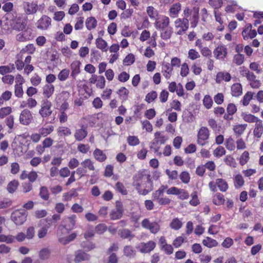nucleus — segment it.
Returning <instances> with one entry per match:
<instances>
[{
	"instance_id": "nucleus-1",
	"label": "nucleus",
	"mask_w": 263,
	"mask_h": 263,
	"mask_svg": "<svg viewBox=\"0 0 263 263\" xmlns=\"http://www.w3.org/2000/svg\"><path fill=\"white\" fill-rule=\"evenodd\" d=\"M143 172L137 173L133 178V185L140 194L145 195L153 190V185L149 175H147L146 180H143Z\"/></svg>"
},
{
	"instance_id": "nucleus-2",
	"label": "nucleus",
	"mask_w": 263,
	"mask_h": 263,
	"mask_svg": "<svg viewBox=\"0 0 263 263\" xmlns=\"http://www.w3.org/2000/svg\"><path fill=\"white\" fill-rule=\"evenodd\" d=\"M4 18L6 21H9L10 26L13 30L22 31L26 28V23L23 22L20 17L14 16L12 13H7Z\"/></svg>"
},
{
	"instance_id": "nucleus-3",
	"label": "nucleus",
	"mask_w": 263,
	"mask_h": 263,
	"mask_svg": "<svg viewBox=\"0 0 263 263\" xmlns=\"http://www.w3.org/2000/svg\"><path fill=\"white\" fill-rule=\"evenodd\" d=\"M77 221V216L71 215L66 217L62 221L63 225L59 226L58 230H62L65 233H68L69 232L75 228Z\"/></svg>"
},
{
	"instance_id": "nucleus-4",
	"label": "nucleus",
	"mask_w": 263,
	"mask_h": 263,
	"mask_svg": "<svg viewBox=\"0 0 263 263\" xmlns=\"http://www.w3.org/2000/svg\"><path fill=\"white\" fill-rule=\"evenodd\" d=\"M141 225L143 228L148 230L153 234H156L160 230L159 221H152L148 218L144 219L141 222Z\"/></svg>"
},
{
	"instance_id": "nucleus-5",
	"label": "nucleus",
	"mask_w": 263,
	"mask_h": 263,
	"mask_svg": "<svg viewBox=\"0 0 263 263\" xmlns=\"http://www.w3.org/2000/svg\"><path fill=\"white\" fill-rule=\"evenodd\" d=\"M51 102L47 99H43L41 102V108L39 113L43 118L48 117L52 114Z\"/></svg>"
},
{
	"instance_id": "nucleus-6",
	"label": "nucleus",
	"mask_w": 263,
	"mask_h": 263,
	"mask_svg": "<svg viewBox=\"0 0 263 263\" xmlns=\"http://www.w3.org/2000/svg\"><path fill=\"white\" fill-rule=\"evenodd\" d=\"M240 73L243 77L247 78L252 88H258L260 86L261 83L260 81L256 79V76L253 72L247 70H242L240 71Z\"/></svg>"
},
{
	"instance_id": "nucleus-7",
	"label": "nucleus",
	"mask_w": 263,
	"mask_h": 263,
	"mask_svg": "<svg viewBox=\"0 0 263 263\" xmlns=\"http://www.w3.org/2000/svg\"><path fill=\"white\" fill-rule=\"evenodd\" d=\"M209 136L210 132L208 128L204 126L201 127L197 134V143L201 146L205 145L208 143Z\"/></svg>"
},
{
	"instance_id": "nucleus-8",
	"label": "nucleus",
	"mask_w": 263,
	"mask_h": 263,
	"mask_svg": "<svg viewBox=\"0 0 263 263\" xmlns=\"http://www.w3.org/2000/svg\"><path fill=\"white\" fill-rule=\"evenodd\" d=\"M11 217L16 225H21L26 220L27 213L25 211L16 210L12 213Z\"/></svg>"
},
{
	"instance_id": "nucleus-9",
	"label": "nucleus",
	"mask_w": 263,
	"mask_h": 263,
	"mask_svg": "<svg viewBox=\"0 0 263 263\" xmlns=\"http://www.w3.org/2000/svg\"><path fill=\"white\" fill-rule=\"evenodd\" d=\"M67 234L62 230H58L57 236L58 240L60 243L64 245L73 241L77 237V234L75 233H72L68 236H66Z\"/></svg>"
},
{
	"instance_id": "nucleus-10",
	"label": "nucleus",
	"mask_w": 263,
	"mask_h": 263,
	"mask_svg": "<svg viewBox=\"0 0 263 263\" xmlns=\"http://www.w3.org/2000/svg\"><path fill=\"white\" fill-rule=\"evenodd\" d=\"M33 120V116L31 111L28 109H24L20 114L19 121L21 124L24 125H28Z\"/></svg>"
},
{
	"instance_id": "nucleus-11",
	"label": "nucleus",
	"mask_w": 263,
	"mask_h": 263,
	"mask_svg": "<svg viewBox=\"0 0 263 263\" xmlns=\"http://www.w3.org/2000/svg\"><path fill=\"white\" fill-rule=\"evenodd\" d=\"M156 246V242L151 240L146 243H140L137 247V248L139 249L141 253H147L153 251L155 248Z\"/></svg>"
},
{
	"instance_id": "nucleus-12",
	"label": "nucleus",
	"mask_w": 263,
	"mask_h": 263,
	"mask_svg": "<svg viewBox=\"0 0 263 263\" xmlns=\"http://www.w3.org/2000/svg\"><path fill=\"white\" fill-rule=\"evenodd\" d=\"M123 208L120 201H117L116 209L113 210L110 213V217L112 220H117L121 218L123 215Z\"/></svg>"
},
{
	"instance_id": "nucleus-13",
	"label": "nucleus",
	"mask_w": 263,
	"mask_h": 263,
	"mask_svg": "<svg viewBox=\"0 0 263 263\" xmlns=\"http://www.w3.org/2000/svg\"><path fill=\"white\" fill-rule=\"evenodd\" d=\"M24 82L23 78L18 75L16 78V84L15 85L14 94L16 97L22 98L24 94L22 85Z\"/></svg>"
},
{
	"instance_id": "nucleus-14",
	"label": "nucleus",
	"mask_w": 263,
	"mask_h": 263,
	"mask_svg": "<svg viewBox=\"0 0 263 263\" xmlns=\"http://www.w3.org/2000/svg\"><path fill=\"white\" fill-rule=\"evenodd\" d=\"M51 18L46 15H43L37 22L36 27L38 29L46 30L51 25Z\"/></svg>"
},
{
	"instance_id": "nucleus-15",
	"label": "nucleus",
	"mask_w": 263,
	"mask_h": 263,
	"mask_svg": "<svg viewBox=\"0 0 263 263\" xmlns=\"http://www.w3.org/2000/svg\"><path fill=\"white\" fill-rule=\"evenodd\" d=\"M87 134V127L85 125H82L80 128L76 129L74 137L77 141H81L86 137Z\"/></svg>"
},
{
	"instance_id": "nucleus-16",
	"label": "nucleus",
	"mask_w": 263,
	"mask_h": 263,
	"mask_svg": "<svg viewBox=\"0 0 263 263\" xmlns=\"http://www.w3.org/2000/svg\"><path fill=\"white\" fill-rule=\"evenodd\" d=\"M213 53L217 59H223L227 54V49L225 46L220 45L214 50Z\"/></svg>"
},
{
	"instance_id": "nucleus-17",
	"label": "nucleus",
	"mask_w": 263,
	"mask_h": 263,
	"mask_svg": "<svg viewBox=\"0 0 263 263\" xmlns=\"http://www.w3.org/2000/svg\"><path fill=\"white\" fill-rule=\"evenodd\" d=\"M90 258V255L85 252L81 250L75 252L74 262L76 263L80 262L82 261L87 260Z\"/></svg>"
},
{
	"instance_id": "nucleus-18",
	"label": "nucleus",
	"mask_w": 263,
	"mask_h": 263,
	"mask_svg": "<svg viewBox=\"0 0 263 263\" xmlns=\"http://www.w3.org/2000/svg\"><path fill=\"white\" fill-rule=\"evenodd\" d=\"M263 133V124L261 120L255 123L253 130V135L255 137L260 138Z\"/></svg>"
},
{
	"instance_id": "nucleus-19",
	"label": "nucleus",
	"mask_w": 263,
	"mask_h": 263,
	"mask_svg": "<svg viewBox=\"0 0 263 263\" xmlns=\"http://www.w3.org/2000/svg\"><path fill=\"white\" fill-rule=\"evenodd\" d=\"M54 87L52 84H47L43 87V95L47 98H50L53 93Z\"/></svg>"
},
{
	"instance_id": "nucleus-20",
	"label": "nucleus",
	"mask_w": 263,
	"mask_h": 263,
	"mask_svg": "<svg viewBox=\"0 0 263 263\" xmlns=\"http://www.w3.org/2000/svg\"><path fill=\"white\" fill-rule=\"evenodd\" d=\"M242 93V88L241 84L235 83L231 86V95L234 97H238Z\"/></svg>"
},
{
	"instance_id": "nucleus-21",
	"label": "nucleus",
	"mask_w": 263,
	"mask_h": 263,
	"mask_svg": "<svg viewBox=\"0 0 263 263\" xmlns=\"http://www.w3.org/2000/svg\"><path fill=\"white\" fill-rule=\"evenodd\" d=\"M54 130V127L52 125H49L44 126L39 129V133L41 137H45L50 135Z\"/></svg>"
},
{
	"instance_id": "nucleus-22",
	"label": "nucleus",
	"mask_w": 263,
	"mask_h": 263,
	"mask_svg": "<svg viewBox=\"0 0 263 263\" xmlns=\"http://www.w3.org/2000/svg\"><path fill=\"white\" fill-rule=\"evenodd\" d=\"M169 23V18L167 16H164L162 17L161 21L156 22L155 26L156 28L163 30L168 26Z\"/></svg>"
},
{
	"instance_id": "nucleus-23",
	"label": "nucleus",
	"mask_w": 263,
	"mask_h": 263,
	"mask_svg": "<svg viewBox=\"0 0 263 263\" xmlns=\"http://www.w3.org/2000/svg\"><path fill=\"white\" fill-rule=\"evenodd\" d=\"M93 155L95 159L101 162L104 161L107 158L106 154L102 150L98 148H96L94 151Z\"/></svg>"
},
{
	"instance_id": "nucleus-24",
	"label": "nucleus",
	"mask_w": 263,
	"mask_h": 263,
	"mask_svg": "<svg viewBox=\"0 0 263 263\" xmlns=\"http://www.w3.org/2000/svg\"><path fill=\"white\" fill-rule=\"evenodd\" d=\"M167 187V186L161 185L159 189L154 192L152 194L153 200L157 201L160 198L163 196L164 192Z\"/></svg>"
},
{
	"instance_id": "nucleus-25",
	"label": "nucleus",
	"mask_w": 263,
	"mask_h": 263,
	"mask_svg": "<svg viewBox=\"0 0 263 263\" xmlns=\"http://www.w3.org/2000/svg\"><path fill=\"white\" fill-rule=\"evenodd\" d=\"M247 127V124H237L233 126V129L237 137H240L245 132Z\"/></svg>"
},
{
	"instance_id": "nucleus-26",
	"label": "nucleus",
	"mask_w": 263,
	"mask_h": 263,
	"mask_svg": "<svg viewBox=\"0 0 263 263\" xmlns=\"http://www.w3.org/2000/svg\"><path fill=\"white\" fill-rule=\"evenodd\" d=\"M170 106L171 108L166 110L165 112L166 114L172 111L173 109L178 111H180L181 110V103L177 100H173L170 103Z\"/></svg>"
},
{
	"instance_id": "nucleus-27",
	"label": "nucleus",
	"mask_w": 263,
	"mask_h": 263,
	"mask_svg": "<svg viewBox=\"0 0 263 263\" xmlns=\"http://www.w3.org/2000/svg\"><path fill=\"white\" fill-rule=\"evenodd\" d=\"M85 25L87 29L91 30L97 27V21L94 17H89L86 20Z\"/></svg>"
},
{
	"instance_id": "nucleus-28",
	"label": "nucleus",
	"mask_w": 263,
	"mask_h": 263,
	"mask_svg": "<svg viewBox=\"0 0 263 263\" xmlns=\"http://www.w3.org/2000/svg\"><path fill=\"white\" fill-rule=\"evenodd\" d=\"M26 13L27 14H34L37 10V4L36 3L27 2Z\"/></svg>"
},
{
	"instance_id": "nucleus-29",
	"label": "nucleus",
	"mask_w": 263,
	"mask_h": 263,
	"mask_svg": "<svg viewBox=\"0 0 263 263\" xmlns=\"http://www.w3.org/2000/svg\"><path fill=\"white\" fill-rule=\"evenodd\" d=\"M202 243L204 246L209 248L216 247L218 245V242L216 240L209 237H206L203 239L202 240Z\"/></svg>"
},
{
	"instance_id": "nucleus-30",
	"label": "nucleus",
	"mask_w": 263,
	"mask_h": 263,
	"mask_svg": "<svg viewBox=\"0 0 263 263\" xmlns=\"http://www.w3.org/2000/svg\"><path fill=\"white\" fill-rule=\"evenodd\" d=\"M229 81L230 80V74L229 73L219 72L217 74L216 81L220 83L222 81Z\"/></svg>"
},
{
	"instance_id": "nucleus-31",
	"label": "nucleus",
	"mask_w": 263,
	"mask_h": 263,
	"mask_svg": "<svg viewBox=\"0 0 263 263\" xmlns=\"http://www.w3.org/2000/svg\"><path fill=\"white\" fill-rule=\"evenodd\" d=\"M182 226V222L178 218H174L170 224L171 229L175 230H179Z\"/></svg>"
},
{
	"instance_id": "nucleus-32",
	"label": "nucleus",
	"mask_w": 263,
	"mask_h": 263,
	"mask_svg": "<svg viewBox=\"0 0 263 263\" xmlns=\"http://www.w3.org/2000/svg\"><path fill=\"white\" fill-rule=\"evenodd\" d=\"M81 165L87 170L94 171L93 162L89 159H86L81 163Z\"/></svg>"
},
{
	"instance_id": "nucleus-33",
	"label": "nucleus",
	"mask_w": 263,
	"mask_h": 263,
	"mask_svg": "<svg viewBox=\"0 0 263 263\" xmlns=\"http://www.w3.org/2000/svg\"><path fill=\"white\" fill-rule=\"evenodd\" d=\"M254 93L251 91H248L243 96L241 102L244 106L249 105L250 101L253 99Z\"/></svg>"
},
{
	"instance_id": "nucleus-34",
	"label": "nucleus",
	"mask_w": 263,
	"mask_h": 263,
	"mask_svg": "<svg viewBox=\"0 0 263 263\" xmlns=\"http://www.w3.org/2000/svg\"><path fill=\"white\" fill-rule=\"evenodd\" d=\"M124 255L128 257H133L136 255V251L132 247L126 246L123 249Z\"/></svg>"
},
{
	"instance_id": "nucleus-35",
	"label": "nucleus",
	"mask_w": 263,
	"mask_h": 263,
	"mask_svg": "<svg viewBox=\"0 0 263 263\" xmlns=\"http://www.w3.org/2000/svg\"><path fill=\"white\" fill-rule=\"evenodd\" d=\"M127 142L129 145L135 146L139 144L140 140L137 136H129L127 138Z\"/></svg>"
},
{
	"instance_id": "nucleus-36",
	"label": "nucleus",
	"mask_w": 263,
	"mask_h": 263,
	"mask_svg": "<svg viewBox=\"0 0 263 263\" xmlns=\"http://www.w3.org/2000/svg\"><path fill=\"white\" fill-rule=\"evenodd\" d=\"M18 185V182L16 180L10 181L7 185V190L9 193H13L17 189Z\"/></svg>"
},
{
	"instance_id": "nucleus-37",
	"label": "nucleus",
	"mask_w": 263,
	"mask_h": 263,
	"mask_svg": "<svg viewBox=\"0 0 263 263\" xmlns=\"http://www.w3.org/2000/svg\"><path fill=\"white\" fill-rule=\"evenodd\" d=\"M160 36L163 40H167L171 38L173 33L172 28L171 27L167 28L165 29L162 30Z\"/></svg>"
},
{
	"instance_id": "nucleus-38",
	"label": "nucleus",
	"mask_w": 263,
	"mask_h": 263,
	"mask_svg": "<svg viewBox=\"0 0 263 263\" xmlns=\"http://www.w3.org/2000/svg\"><path fill=\"white\" fill-rule=\"evenodd\" d=\"M244 180L242 176L238 174L234 177V185L236 188H239L242 186L244 184Z\"/></svg>"
},
{
	"instance_id": "nucleus-39",
	"label": "nucleus",
	"mask_w": 263,
	"mask_h": 263,
	"mask_svg": "<svg viewBox=\"0 0 263 263\" xmlns=\"http://www.w3.org/2000/svg\"><path fill=\"white\" fill-rule=\"evenodd\" d=\"M58 134L60 136H68L71 134V132L68 127H60L58 129Z\"/></svg>"
},
{
	"instance_id": "nucleus-40",
	"label": "nucleus",
	"mask_w": 263,
	"mask_h": 263,
	"mask_svg": "<svg viewBox=\"0 0 263 263\" xmlns=\"http://www.w3.org/2000/svg\"><path fill=\"white\" fill-rule=\"evenodd\" d=\"M96 46L98 48L101 49L103 51L107 50V43L101 37L98 38L96 40Z\"/></svg>"
},
{
	"instance_id": "nucleus-41",
	"label": "nucleus",
	"mask_w": 263,
	"mask_h": 263,
	"mask_svg": "<svg viewBox=\"0 0 263 263\" xmlns=\"http://www.w3.org/2000/svg\"><path fill=\"white\" fill-rule=\"evenodd\" d=\"M49 228V227L47 225L40 228L37 231V236L40 239L43 238L47 235Z\"/></svg>"
},
{
	"instance_id": "nucleus-42",
	"label": "nucleus",
	"mask_w": 263,
	"mask_h": 263,
	"mask_svg": "<svg viewBox=\"0 0 263 263\" xmlns=\"http://www.w3.org/2000/svg\"><path fill=\"white\" fill-rule=\"evenodd\" d=\"M224 202V199L222 194L217 193L213 197V203L216 205H221Z\"/></svg>"
},
{
	"instance_id": "nucleus-43",
	"label": "nucleus",
	"mask_w": 263,
	"mask_h": 263,
	"mask_svg": "<svg viewBox=\"0 0 263 263\" xmlns=\"http://www.w3.org/2000/svg\"><path fill=\"white\" fill-rule=\"evenodd\" d=\"M81 247L86 251H90L95 248V244L92 242L83 241L81 243Z\"/></svg>"
},
{
	"instance_id": "nucleus-44",
	"label": "nucleus",
	"mask_w": 263,
	"mask_h": 263,
	"mask_svg": "<svg viewBox=\"0 0 263 263\" xmlns=\"http://www.w3.org/2000/svg\"><path fill=\"white\" fill-rule=\"evenodd\" d=\"M181 10V4L176 3L174 4L170 9V12L171 16H175L177 15L179 11Z\"/></svg>"
},
{
	"instance_id": "nucleus-45",
	"label": "nucleus",
	"mask_w": 263,
	"mask_h": 263,
	"mask_svg": "<svg viewBox=\"0 0 263 263\" xmlns=\"http://www.w3.org/2000/svg\"><path fill=\"white\" fill-rule=\"evenodd\" d=\"M243 119L248 123H256L260 120L258 117L252 114H245L243 116Z\"/></svg>"
},
{
	"instance_id": "nucleus-46",
	"label": "nucleus",
	"mask_w": 263,
	"mask_h": 263,
	"mask_svg": "<svg viewBox=\"0 0 263 263\" xmlns=\"http://www.w3.org/2000/svg\"><path fill=\"white\" fill-rule=\"evenodd\" d=\"M135 58L133 54H128L123 60V64L124 66H130L135 62Z\"/></svg>"
},
{
	"instance_id": "nucleus-47",
	"label": "nucleus",
	"mask_w": 263,
	"mask_h": 263,
	"mask_svg": "<svg viewBox=\"0 0 263 263\" xmlns=\"http://www.w3.org/2000/svg\"><path fill=\"white\" fill-rule=\"evenodd\" d=\"M117 92L122 100L124 101L127 100L129 91L125 87H121L118 90Z\"/></svg>"
},
{
	"instance_id": "nucleus-48",
	"label": "nucleus",
	"mask_w": 263,
	"mask_h": 263,
	"mask_svg": "<svg viewBox=\"0 0 263 263\" xmlns=\"http://www.w3.org/2000/svg\"><path fill=\"white\" fill-rule=\"evenodd\" d=\"M216 183L217 187L221 191H226L228 187L226 182L222 179H217L216 180Z\"/></svg>"
},
{
	"instance_id": "nucleus-49",
	"label": "nucleus",
	"mask_w": 263,
	"mask_h": 263,
	"mask_svg": "<svg viewBox=\"0 0 263 263\" xmlns=\"http://www.w3.org/2000/svg\"><path fill=\"white\" fill-rule=\"evenodd\" d=\"M154 139L158 143L164 144L167 140L166 137L161 134L160 132H157L155 133Z\"/></svg>"
},
{
	"instance_id": "nucleus-50",
	"label": "nucleus",
	"mask_w": 263,
	"mask_h": 263,
	"mask_svg": "<svg viewBox=\"0 0 263 263\" xmlns=\"http://www.w3.org/2000/svg\"><path fill=\"white\" fill-rule=\"evenodd\" d=\"M78 193L75 190H71L68 193H64L63 198L64 201H69L73 197H77Z\"/></svg>"
},
{
	"instance_id": "nucleus-51",
	"label": "nucleus",
	"mask_w": 263,
	"mask_h": 263,
	"mask_svg": "<svg viewBox=\"0 0 263 263\" xmlns=\"http://www.w3.org/2000/svg\"><path fill=\"white\" fill-rule=\"evenodd\" d=\"M249 153L248 151H245L240 156L239 158V163L241 165H244L249 161L250 159Z\"/></svg>"
},
{
	"instance_id": "nucleus-52",
	"label": "nucleus",
	"mask_w": 263,
	"mask_h": 263,
	"mask_svg": "<svg viewBox=\"0 0 263 263\" xmlns=\"http://www.w3.org/2000/svg\"><path fill=\"white\" fill-rule=\"evenodd\" d=\"M203 104L206 109L211 108L213 105L212 98L209 95L205 96L203 99Z\"/></svg>"
},
{
	"instance_id": "nucleus-53",
	"label": "nucleus",
	"mask_w": 263,
	"mask_h": 263,
	"mask_svg": "<svg viewBox=\"0 0 263 263\" xmlns=\"http://www.w3.org/2000/svg\"><path fill=\"white\" fill-rule=\"evenodd\" d=\"M50 251L48 248H43L39 252V257L41 259H46L50 255Z\"/></svg>"
},
{
	"instance_id": "nucleus-54",
	"label": "nucleus",
	"mask_w": 263,
	"mask_h": 263,
	"mask_svg": "<svg viewBox=\"0 0 263 263\" xmlns=\"http://www.w3.org/2000/svg\"><path fill=\"white\" fill-rule=\"evenodd\" d=\"M15 237L12 235L6 236L5 235H0V242H6L9 243L14 241Z\"/></svg>"
},
{
	"instance_id": "nucleus-55",
	"label": "nucleus",
	"mask_w": 263,
	"mask_h": 263,
	"mask_svg": "<svg viewBox=\"0 0 263 263\" xmlns=\"http://www.w3.org/2000/svg\"><path fill=\"white\" fill-rule=\"evenodd\" d=\"M69 74V70L67 69L62 70L58 74V79L62 81H65L67 79Z\"/></svg>"
},
{
	"instance_id": "nucleus-56",
	"label": "nucleus",
	"mask_w": 263,
	"mask_h": 263,
	"mask_svg": "<svg viewBox=\"0 0 263 263\" xmlns=\"http://www.w3.org/2000/svg\"><path fill=\"white\" fill-rule=\"evenodd\" d=\"M12 112V108L10 107H3L0 109V118L3 119Z\"/></svg>"
},
{
	"instance_id": "nucleus-57",
	"label": "nucleus",
	"mask_w": 263,
	"mask_h": 263,
	"mask_svg": "<svg viewBox=\"0 0 263 263\" xmlns=\"http://www.w3.org/2000/svg\"><path fill=\"white\" fill-rule=\"evenodd\" d=\"M180 179L184 183H188L190 180V174L187 172H183L180 175Z\"/></svg>"
},
{
	"instance_id": "nucleus-58",
	"label": "nucleus",
	"mask_w": 263,
	"mask_h": 263,
	"mask_svg": "<svg viewBox=\"0 0 263 263\" xmlns=\"http://www.w3.org/2000/svg\"><path fill=\"white\" fill-rule=\"evenodd\" d=\"M157 97V93L155 91H152L148 93L145 97V101L148 103L153 102Z\"/></svg>"
},
{
	"instance_id": "nucleus-59",
	"label": "nucleus",
	"mask_w": 263,
	"mask_h": 263,
	"mask_svg": "<svg viewBox=\"0 0 263 263\" xmlns=\"http://www.w3.org/2000/svg\"><path fill=\"white\" fill-rule=\"evenodd\" d=\"M116 190L121 193L122 195H126L127 194V191L125 189L123 184L121 182H118L116 184Z\"/></svg>"
},
{
	"instance_id": "nucleus-60",
	"label": "nucleus",
	"mask_w": 263,
	"mask_h": 263,
	"mask_svg": "<svg viewBox=\"0 0 263 263\" xmlns=\"http://www.w3.org/2000/svg\"><path fill=\"white\" fill-rule=\"evenodd\" d=\"M20 165L17 162H13L10 164V172L13 175L17 174L20 171Z\"/></svg>"
},
{
	"instance_id": "nucleus-61",
	"label": "nucleus",
	"mask_w": 263,
	"mask_h": 263,
	"mask_svg": "<svg viewBox=\"0 0 263 263\" xmlns=\"http://www.w3.org/2000/svg\"><path fill=\"white\" fill-rule=\"evenodd\" d=\"M147 152V149L143 147L138 152L137 154V158L140 160H144L146 157Z\"/></svg>"
},
{
	"instance_id": "nucleus-62",
	"label": "nucleus",
	"mask_w": 263,
	"mask_h": 263,
	"mask_svg": "<svg viewBox=\"0 0 263 263\" xmlns=\"http://www.w3.org/2000/svg\"><path fill=\"white\" fill-rule=\"evenodd\" d=\"M40 195L44 200H47L49 198V193L47 189L43 186L41 187Z\"/></svg>"
},
{
	"instance_id": "nucleus-63",
	"label": "nucleus",
	"mask_w": 263,
	"mask_h": 263,
	"mask_svg": "<svg viewBox=\"0 0 263 263\" xmlns=\"http://www.w3.org/2000/svg\"><path fill=\"white\" fill-rule=\"evenodd\" d=\"M178 193V198L181 200L186 199L189 197V193L183 189H179Z\"/></svg>"
},
{
	"instance_id": "nucleus-64",
	"label": "nucleus",
	"mask_w": 263,
	"mask_h": 263,
	"mask_svg": "<svg viewBox=\"0 0 263 263\" xmlns=\"http://www.w3.org/2000/svg\"><path fill=\"white\" fill-rule=\"evenodd\" d=\"M160 250L163 251L167 255L172 254L174 251L172 246L170 244H167L165 246H163Z\"/></svg>"
}]
</instances>
